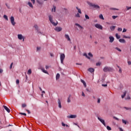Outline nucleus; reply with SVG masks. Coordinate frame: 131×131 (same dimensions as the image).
<instances>
[{"label":"nucleus","instance_id":"c03bdc74","mask_svg":"<svg viewBox=\"0 0 131 131\" xmlns=\"http://www.w3.org/2000/svg\"><path fill=\"white\" fill-rule=\"evenodd\" d=\"M113 119H115L116 120H119V119H118V118L116 117H113Z\"/></svg>","mask_w":131,"mask_h":131},{"label":"nucleus","instance_id":"7c9ffc66","mask_svg":"<svg viewBox=\"0 0 131 131\" xmlns=\"http://www.w3.org/2000/svg\"><path fill=\"white\" fill-rule=\"evenodd\" d=\"M124 108L126 110H129V111H131V107H124Z\"/></svg>","mask_w":131,"mask_h":131},{"label":"nucleus","instance_id":"cd10ccee","mask_svg":"<svg viewBox=\"0 0 131 131\" xmlns=\"http://www.w3.org/2000/svg\"><path fill=\"white\" fill-rule=\"evenodd\" d=\"M99 18H100V19H101L102 20H104V17L103 16V15H102V14H100L99 15Z\"/></svg>","mask_w":131,"mask_h":131},{"label":"nucleus","instance_id":"4c0bfd02","mask_svg":"<svg viewBox=\"0 0 131 131\" xmlns=\"http://www.w3.org/2000/svg\"><path fill=\"white\" fill-rule=\"evenodd\" d=\"M4 19H6V20H7V21H8V16H7V15H4Z\"/></svg>","mask_w":131,"mask_h":131},{"label":"nucleus","instance_id":"473e14b6","mask_svg":"<svg viewBox=\"0 0 131 131\" xmlns=\"http://www.w3.org/2000/svg\"><path fill=\"white\" fill-rule=\"evenodd\" d=\"M123 38H129L130 39V36H126L125 35L123 36Z\"/></svg>","mask_w":131,"mask_h":131},{"label":"nucleus","instance_id":"ddd939ff","mask_svg":"<svg viewBox=\"0 0 131 131\" xmlns=\"http://www.w3.org/2000/svg\"><path fill=\"white\" fill-rule=\"evenodd\" d=\"M88 71L91 72V73H93V72H95V69L94 68H91L88 69Z\"/></svg>","mask_w":131,"mask_h":131},{"label":"nucleus","instance_id":"c756f323","mask_svg":"<svg viewBox=\"0 0 131 131\" xmlns=\"http://www.w3.org/2000/svg\"><path fill=\"white\" fill-rule=\"evenodd\" d=\"M116 37H117V39H119L120 38V36L118 35V34L116 33Z\"/></svg>","mask_w":131,"mask_h":131},{"label":"nucleus","instance_id":"5fc2aeb1","mask_svg":"<svg viewBox=\"0 0 131 131\" xmlns=\"http://www.w3.org/2000/svg\"><path fill=\"white\" fill-rule=\"evenodd\" d=\"M101 102V99H100V98H98V100H97V103H98L99 104H100Z\"/></svg>","mask_w":131,"mask_h":131},{"label":"nucleus","instance_id":"0eeeda50","mask_svg":"<svg viewBox=\"0 0 131 131\" xmlns=\"http://www.w3.org/2000/svg\"><path fill=\"white\" fill-rule=\"evenodd\" d=\"M95 26L98 29H100V30H103V26H102V25H100L99 24H96L95 25Z\"/></svg>","mask_w":131,"mask_h":131},{"label":"nucleus","instance_id":"9d476101","mask_svg":"<svg viewBox=\"0 0 131 131\" xmlns=\"http://www.w3.org/2000/svg\"><path fill=\"white\" fill-rule=\"evenodd\" d=\"M64 37L65 38H66V39H67L68 41H71V39H70V37H69V35L65 34Z\"/></svg>","mask_w":131,"mask_h":131},{"label":"nucleus","instance_id":"393cba45","mask_svg":"<svg viewBox=\"0 0 131 131\" xmlns=\"http://www.w3.org/2000/svg\"><path fill=\"white\" fill-rule=\"evenodd\" d=\"M83 56H85V57H87V58L89 59V60L91 59V57L88 56V54H86V53H84Z\"/></svg>","mask_w":131,"mask_h":131},{"label":"nucleus","instance_id":"2eb2a0df","mask_svg":"<svg viewBox=\"0 0 131 131\" xmlns=\"http://www.w3.org/2000/svg\"><path fill=\"white\" fill-rule=\"evenodd\" d=\"M81 82H82V83H83L84 88H86V83H85V81H84V80L81 79L80 80Z\"/></svg>","mask_w":131,"mask_h":131},{"label":"nucleus","instance_id":"f257e3e1","mask_svg":"<svg viewBox=\"0 0 131 131\" xmlns=\"http://www.w3.org/2000/svg\"><path fill=\"white\" fill-rule=\"evenodd\" d=\"M87 4L90 7H92V8H94V9H95V10H100V6H99V5H96L95 4H93V3H90L89 2H88Z\"/></svg>","mask_w":131,"mask_h":131},{"label":"nucleus","instance_id":"6ab92c4d","mask_svg":"<svg viewBox=\"0 0 131 131\" xmlns=\"http://www.w3.org/2000/svg\"><path fill=\"white\" fill-rule=\"evenodd\" d=\"M76 26H77L78 27H79V28H81V29H83V27H82V26H80V25L78 24H75Z\"/></svg>","mask_w":131,"mask_h":131},{"label":"nucleus","instance_id":"6e6d98bb","mask_svg":"<svg viewBox=\"0 0 131 131\" xmlns=\"http://www.w3.org/2000/svg\"><path fill=\"white\" fill-rule=\"evenodd\" d=\"M37 3L39 4V5H42V3H41L38 1H37Z\"/></svg>","mask_w":131,"mask_h":131},{"label":"nucleus","instance_id":"412c9836","mask_svg":"<svg viewBox=\"0 0 131 131\" xmlns=\"http://www.w3.org/2000/svg\"><path fill=\"white\" fill-rule=\"evenodd\" d=\"M59 78H60V74L58 73V74H57V75L56 76V80H58V79H59Z\"/></svg>","mask_w":131,"mask_h":131},{"label":"nucleus","instance_id":"9b49d317","mask_svg":"<svg viewBox=\"0 0 131 131\" xmlns=\"http://www.w3.org/2000/svg\"><path fill=\"white\" fill-rule=\"evenodd\" d=\"M3 107L7 112H8V113H10L11 112V110H10V108L7 107V106L3 105Z\"/></svg>","mask_w":131,"mask_h":131},{"label":"nucleus","instance_id":"1a4fd4ad","mask_svg":"<svg viewBox=\"0 0 131 131\" xmlns=\"http://www.w3.org/2000/svg\"><path fill=\"white\" fill-rule=\"evenodd\" d=\"M17 37L19 40H21V39H23V41H24V37L23 36V35H22V34H18L17 35Z\"/></svg>","mask_w":131,"mask_h":131},{"label":"nucleus","instance_id":"20e7f679","mask_svg":"<svg viewBox=\"0 0 131 131\" xmlns=\"http://www.w3.org/2000/svg\"><path fill=\"white\" fill-rule=\"evenodd\" d=\"M64 59H65V54H60V62H61V64H63Z\"/></svg>","mask_w":131,"mask_h":131},{"label":"nucleus","instance_id":"7ed1b4c3","mask_svg":"<svg viewBox=\"0 0 131 131\" xmlns=\"http://www.w3.org/2000/svg\"><path fill=\"white\" fill-rule=\"evenodd\" d=\"M111 70H112V68L108 67H105L103 69L104 72H108L109 71H111Z\"/></svg>","mask_w":131,"mask_h":131},{"label":"nucleus","instance_id":"49530a36","mask_svg":"<svg viewBox=\"0 0 131 131\" xmlns=\"http://www.w3.org/2000/svg\"><path fill=\"white\" fill-rule=\"evenodd\" d=\"M126 100H130V97L129 96H127Z\"/></svg>","mask_w":131,"mask_h":131},{"label":"nucleus","instance_id":"37998d69","mask_svg":"<svg viewBox=\"0 0 131 131\" xmlns=\"http://www.w3.org/2000/svg\"><path fill=\"white\" fill-rule=\"evenodd\" d=\"M25 107H26V104L24 103L22 104V107L23 108H25Z\"/></svg>","mask_w":131,"mask_h":131},{"label":"nucleus","instance_id":"c9c22d12","mask_svg":"<svg viewBox=\"0 0 131 131\" xmlns=\"http://www.w3.org/2000/svg\"><path fill=\"white\" fill-rule=\"evenodd\" d=\"M111 30H112V31H113V30H114V29H115V26H112V27H111Z\"/></svg>","mask_w":131,"mask_h":131},{"label":"nucleus","instance_id":"ea45409f","mask_svg":"<svg viewBox=\"0 0 131 131\" xmlns=\"http://www.w3.org/2000/svg\"><path fill=\"white\" fill-rule=\"evenodd\" d=\"M119 73H122V70L121 69V68H119Z\"/></svg>","mask_w":131,"mask_h":131},{"label":"nucleus","instance_id":"dca6fc26","mask_svg":"<svg viewBox=\"0 0 131 131\" xmlns=\"http://www.w3.org/2000/svg\"><path fill=\"white\" fill-rule=\"evenodd\" d=\"M28 5L30 7V8L33 9V5H32V3H31V2H28Z\"/></svg>","mask_w":131,"mask_h":131},{"label":"nucleus","instance_id":"f8f14e48","mask_svg":"<svg viewBox=\"0 0 131 131\" xmlns=\"http://www.w3.org/2000/svg\"><path fill=\"white\" fill-rule=\"evenodd\" d=\"M76 117H77L76 115H71L70 116H67L68 118H76Z\"/></svg>","mask_w":131,"mask_h":131},{"label":"nucleus","instance_id":"79ce46f5","mask_svg":"<svg viewBox=\"0 0 131 131\" xmlns=\"http://www.w3.org/2000/svg\"><path fill=\"white\" fill-rule=\"evenodd\" d=\"M118 16H115V15H113L112 16L113 19H116V18H117Z\"/></svg>","mask_w":131,"mask_h":131},{"label":"nucleus","instance_id":"0e129e2a","mask_svg":"<svg viewBox=\"0 0 131 131\" xmlns=\"http://www.w3.org/2000/svg\"><path fill=\"white\" fill-rule=\"evenodd\" d=\"M127 63L129 65H131V61H128Z\"/></svg>","mask_w":131,"mask_h":131},{"label":"nucleus","instance_id":"8fccbe9b","mask_svg":"<svg viewBox=\"0 0 131 131\" xmlns=\"http://www.w3.org/2000/svg\"><path fill=\"white\" fill-rule=\"evenodd\" d=\"M101 62H97L96 63V66H100L101 65Z\"/></svg>","mask_w":131,"mask_h":131},{"label":"nucleus","instance_id":"bf43d9fd","mask_svg":"<svg viewBox=\"0 0 131 131\" xmlns=\"http://www.w3.org/2000/svg\"><path fill=\"white\" fill-rule=\"evenodd\" d=\"M61 124L62 126H66V124H65V123H64L63 122H62Z\"/></svg>","mask_w":131,"mask_h":131},{"label":"nucleus","instance_id":"052dcab7","mask_svg":"<svg viewBox=\"0 0 131 131\" xmlns=\"http://www.w3.org/2000/svg\"><path fill=\"white\" fill-rule=\"evenodd\" d=\"M40 47H37V51H40Z\"/></svg>","mask_w":131,"mask_h":131},{"label":"nucleus","instance_id":"a18cd8bd","mask_svg":"<svg viewBox=\"0 0 131 131\" xmlns=\"http://www.w3.org/2000/svg\"><path fill=\"white\" fill-rule=\"evenodd\" d=\"M31 2L32 3L33 5L35 4V0H31Z\"/></svg>","mask_w":131,"mask_h":131},{"label":"nucleus","instance_id":"5701e85b","mask_svg":"<svg viewBox=\"0 0 131 131\" xmlns=\"http://www.w3.org/2000/svg\"><path fill=\"white\" fill-rule=\"evenodd\" d=\"M41 71L43 73H46V74H48V71H47L45 69H41Z\"/></svg>","mask_w":131,"mask_h":131},{"label":"nucleus","instance_id":"f3484780","mask_svg":"<svg viewBox=\"0 0 131 131\" xmlns=\"http://www.w3.org/2000/svg\"><path fill=\"white\" fill-rule=\"evenodd\" d=\"M58 103L59 108H62V105H61V101H60V99L58 100Z\"/></svg>","mask_w":131,"mask_h":131},{"label":"nucleus","instance_id":"de8ad7c7","mask_svg":"<svg viewBox=\"0 0 131 131\" xmlns=\"http://www.w3.org/2000/svg\"><path fill=\"white\" fill-rule=\"evenodd\" d=\"M116 50H117L119 52H121V50L117 47L116 48Z\"/></svg>","mask_w":131,"mask_h":131},{"label":"nucleus","instance_id":"a19ab883","mask_svg":"<svg viewBox=\"0 0 131 131\" xmlns=\"http://www.w3.org/2000/svg\"><path fill=\"white\" fill-rule=\"evenodd\" d=\"M76 17H77V18H79V17H80V15H79V13H77L76 15Z\"/></svg>","mask_w":131,"mask_h":131},{"label":"nucleus","instance_id":"4be33fe9","mask_svg":"<svg viewBox=\"0 0 131 131\" xmlns=\"http://www.w3.org/2000/svg\"><path fill=\"white\" fill-rule=\"evenodd\" d=\"M31 73H32V71H31V69H30L28 71L27 74H28V75H30V74H31Z\"/></svg>","mask_w":131,"mask_h":131},{"label":"nucleus","instance_id":"a878e982","mask_svg":"<svg viewBox=\"0 0 131 131\" xmlns=\"http://www.w3.org/2000/svg\"><path fill=\"white\" fill-rule=\"evenodd\" d=\"M34 28H35L36 30H38V26L37 25H35L34 26Z\"/></svg>","mask_w":131,"mask_h":131},{"label":"nucleus","instance_id":"4468645a","mask_svg":"<svg viewBox=\"0 0 131 131\" xmlns=\"http://www.w3.org/2000/svg\"><path fill=\"white\" fill-rule=\"evenodd\" d=\"M109 38H110V42H113V41H114V37H113V36H110L109 37Z\"/></svg>","mask_w":131,"mask_h":131},{"label":"nucleus","instance_id":"13d9d810","mask_svg":"<svg viewBox=\"0 0 131 131\" xmlns=\"http://www.w3.org/2000/svg\"><path fill=\"white\" fill-rule=\"evenodd\" d=\"M126 30H127L126 29L124 28L122 32H126Z\"/></svg>","mask_w":131,"mask_h":131},{"label":"nucleus","instance_id":"603ef678","mask_svg":"<svg viewBox=\"0 0 131 131\" xmlns=\"http://www.w3.org/2000/svg\"><path fill=\"white\" fill-rule=\"evenodd\" d=\"M13 67V62L11 63L10 66V69H12V68Z\"/></svg>","mask_w":131,"mask_h":131},{"label":"nucleus","instance_id":"09e8293b","mask_svg":"<svg viewBox=\"0 0 131 131\" xmlns=\"http://www.w3.org/2000/svg\"><path fill=\"white\" fill-rule=\"evenodd\" d=\"M118 31H122V28H119L118 29Z\"/></svg>","mask_w":131,"mask_h":131},{"label":"nucleus","instance_id":"2f4dec72","mask_svg":"<svg viewBox=\"0 0 131 131\" xmlns=\"http://www.w3.org/2000/svg\"><path fill=\"white\" fill-rule=\"evenodd\" d=\"M70 96L68 97V100H67V102H68V103H70V102H71V99H70Z\"/></svg>","mask_w":131,"mask_h":131},{"label":"nucleus","instance_id":"864d4df0","mask_svg":"<svg viewBox=\"0 0 131 131\" xmlns=\"http://www.w3.org/2000/svg\"><path fill=\"white\" fill-rule=\"evenodd\" d=\"M19 114H21V115H25V116H26V114L24 113H20Z\"/></svg>","mask_w":131,"mask_h":131},{"label":"nucleus","instance_id":"3c124183","mask_svg":"<svg viewBox=\"0 0 131 131\" xmlns=\"http://www.w3.org/2000/svg\"><path fill=\"white\" fill-rule=\"evenodd\" d=\"M16 84H19L20 81H19V80L17 79V80H16Z\"/></svg>","mask_w":131,"mask_h":131},{"label":"nucleus","instance_id":"f704fd0d","mask_svg":"<svg viewBox=\"0 0 131 131\" xmlns=\"http://www.w3.org/2000/svg\"><path fill=\"white\" fill-rule=\"evenodd\" d=\"M110 10H113V11H115V10H116V11H119V9H117V8H111Z\"/></svg>","mask_w":131,"mask_h":131},{"label":"nucleus","instance_id":"72a5a7b5","mask_svg":"<svg viewBox=\"0 0 131 131\" xmlns=\"http://www.w3.org/2000/svg\"><path fill=\"white\" fill-rule=\"evenodd\" d=\"M122 123H124V124H126L127 123V122L126 120H124L123 119L122 120Z\"/></svg>","mask_w":131,"mask_h":131},{"label":"nucleus","instance_id":"338daca9","mask_svg":"<svg viewBox=\"0 0 131 131\" xmlns=\"http://www.w3.org/2000/svg\"><path fill=\"white\" fill-rule=\"evenodd\" d=\"M28 114H30V111H29V110H27Z\"/></svg>","mask_w":131,"mask_h":131},{"label":"nucleus","instance_id":"39448f33","mask_svg":"<svg viewBox=\"0 0 131 131\" xmlns=\"http://www.w3.org/2000/svg\"><path fill=\"white\" fill-rule=\"evenodd\" d=\"M10 21L12 25H13V26H15L16 23L15 22V18L13 16L10 17Z\"/></svg>","mask_w":131,"mask_h":131},{"label":"nucleus","instance_id":"aec40b11","mask_svg":"<svg viewBox=\"0 0 131 131\" xmlns=\"http://www.w3.org/2000/svg\"><path fill=\"white\" fill-rule=\"evenodd\" d=\"M126 93H127L126 91H124V92H123V95H122L121 96L122 99H123V98H124V97H125V96H126Z\"/></svg>","mask_w":131,"mask_h":131},{"label":"nucleus","instance_id":"6e6552de","mask_svg":"<svg viewBox=\"0 0 131 131\" xmlns=\"http://www.w3.org/2000/svg\"><path fill=\"white\" fill-rule=\"evenodd\" d=\"M54 30H55V31H57V32H60V31H62V28H61V27H56L54 29Z\"/></svg>","mask_w":131,"mask_h":131},{"label":"nucleus","instance_id":"774afa93","mask_svg":"<svg viewBox=\"0 0 131 131\" xmlns=\"http://www.w3.org/2000/svg\"><path fill=\"white\" fill-rule=\"evenodd\" d=\"M2 72H3V70L0 69V73H2Z\"/></svg>","mask_w":131,"mask_h":131},{"label":"nucleus","instance_id":"58836bf2","mask_svg":"<svg viewBox=\"0 0 131 131\" xmlns=\"http://www.w3.org/2000/svg\"><path fill=\"white\" fill-rule=\"evenodd\" d=\"M106 128H107V130H111V129H112L110 127V126H107Z\"/></svg>","mask_w":131,"mask_h":131},{"label":"nucleus","instance_id":"680f3d73","mask_svg":"<svg viewBox=\"0 0 131 131\" xmlns=\"http://www.w3.org/2000/svg\"><path fill=\"white\" fill-rule=\"evenodd\" d=\"M49 68H50V66H46V69H49Z\"/></svg>","mask_w":131,"mask_h":131},{"label":"nucleus","instance_id":"423d86ee","mask_svg":"<svg viewBox=\"0 0 131 131\" xmlns=\"http://www.w3.org/2000/svg\"><path fill=\"white\" fill-rule=\"evenodd\" d=\"M98 120H99V121H100V122H101V123H102L103 125H104V126H106V123H105V120L99 117H98Z\"/></svg>","mask_w":131,"mask_h":131},{"label":"nucleus","instance_id":"bb28decb","mask_svg":"<svg viewBox=\"0 0 131 131\" xmlns=\"http://www.w3.org/2000/svg\"><path fill=\"white\" fill-rule=\"evenodd\" d=\"M52 12H56V6H53V8L52 9Z\"/></svg>","mask_w":131,"mask_h":131},{"label":"nucleus","instance_id":"4d7b16f0","mask_svg":"<svg viewBox=\"0 0 131 131\" xmlns=\"http://www.w3.org/2000/svg\"><path fill=\"white\" fill-rule=\"evenodd\" d=\"M127 8V10L128 11V10H130L131 7H126Z\"/></svg>","mask_w":131,"mask_h":131},{"label":"nucleus","instance_id":"a211bd4d","mask_svg":"<svg viewBox=\"0 0 131 131\" xmlns=\"http://www.w3.org/2000/svg\"><path fill=\"white\" fill-rule=\"evenodd\" d=\"M119 41L122 43H125V40H124V39H120Z\"/></svg>","mask_w":131,"mask_h":131},{"label":"nucleus","instance_id":"69168bd1","mask_svg":"<svg viewBox=\"0 0 131 131\" xmlns=\"http://www.w3.org/2000/svg\"><path fill=\"white\" fill-rule=\"evenodd\" d=\"M102 85V86L106 87V86H107V84H103Z\"/></svg>","mask_w":131,"mask_h":131},{"label":"nucleus","instance_id":"b1692460","mask_svg":"<svg viewBox=\"0 0 131 131\" xmlns=\"http://www.w3.org/2000/svg\"><path fill=\"white\" fill-rule=\"evenodd\" d=\"M76 9L78 10V13L81 14V10H80L78 7H76Z\"/></svg>","mask_w":131,"mask_h":131},{"label":"nucleus","instance_id":"c85d7f7f","mask_svg":"<svg viewBox=\"0 0 131 131\" xmlns=\"http://www.w3.org/2000/svg\"><path fill=\"white\" fill-rule=\"evenodd\" d=\"M88 56H89L90 58H93V54L91 52L88 53Z\"/></svg>","mask_w":131,"mask_h":131},{"label":"nucleus","instance_id":"e2e57ef3","mask_svg":"<svg viewBox=\"0 0 131 131\" xmlns=\"http://www.w3.org/2000/svg\"><path fill=\"white\" fill-rule=\"evenodd\" d=\"M82 96L83 97H85V95L84 94V93L82 92Z\"/></svg>","mask_w":131,"mask_h":131},{"label":"nucleus","instance_id":"f03ea898","mask_svg":"<svg viewBox=\"0 0 131 131\" xmlns=\"http://www.w3.org/2000/svg\"><path fill=\"white\" fill-rule=\"evenodd\" d=\"M48 17L49 18V21H50V23L52 24V25L54 26H57L58 25V21H56V23L54 22L52 15H49Z\"/></svg>","mask_w":131,"mask_h":131},{"label":"nucleus","instance_id":"e433bc0d","mask_svg":"<svg viewBox=\"0 0 131 131\" xmlns=\"http://www.w3.org/2000/svg\"><path fill=\"white\" fill-rule=\"evenodd\" d=\"M85 19H87L88 20H89V19H90V17L87 14L85 15Z\"/></svg>","mask_w":131,"mask_h":131}]
</instances>
